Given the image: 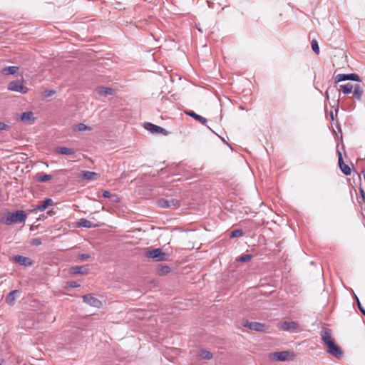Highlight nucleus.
<instances>
[{"label": "nucleus", "instance_id": "nucleus-21", "mask_svg": "<svg viewBox=\"0 0 365 365\" xmlns=\"http://www.w3.org/2000/svg\"><path fill=\"white\" fill-rule=\"evenodd\" d=\"M363 95V89L359 84H355L353 87V96L357 100H361Z\"/></svg>", "mask_w": 365, "mask_h": 365}, {"label": "nucleus", "instance_id": "nucleus-27", "mask_svg": "<svg viewBox=\"0 0 365 365\" xmlns=\"http://www.w3.org/2000/svg\"><path fill=\"white\" fill-rule=\"evenodd\" d=\"M200 359L210 360L212 358V354L207 350H201L198 354Z\"/></svg>", "mask_w": 365, "mask_h": 365}, {"label": "nucleus", "instance_id": "nucleus-12", "mask_svg": "<svg viewBox=\"0 0 365 365\" xmlns=\"http://www.w3.org/2000/svg\"><path fill=\"white\" fill-rule=\"evenodd\" d=\"M144 128L146 130L150 131L152 133H167V131L162 127H160V126L153 124L151 123H145L144 124Z\"/></svg>", "mask_w": 365, "mask_h": 365}, {"label": "nucleus", "instance_id": "nucleus-28", "mask_svg": "<svg viewBox=\"0 0 365 365\" xmlns=\"http://www.w3.org/2000/svg\"><path fill=\"white\" fill-rule=\"evenodd\" d=\"M170 272V268L168 265H160L158 269V274L160 276H164Z\"/></svg>", "mask_w": 365, "mask_h": 365}, {"label": "nucleus", "instance_id": "nucleus-32", "mask_svg": "<svg viewBox=\"0 0 365 365\" xmlns=\"http://www.w3.org/2000/svg\"><path fill=\"white\" fill-rule=\"evenodd\" d=\"M252 258V255L246 254L239 257L237 260L240 262H247L251 260Z\"/></svg>", "mask_w": 365, "mask_h": 365}, {"label": "nucleus", "instance_id": "nucleus-36", "mask_svg": "<svg viewBox=\"0 0 365 365\" xmlns=\"http://www.w3.org/2000/svg\"><path fill=\"white\" fill-rule=\"evenodd\" d=\"M9 126L7 124H6L3 122H0V131L7 130H9Z\"/></svg>", "mask_w": 365, "mask_h": 365}, {"label": "nucleus", "instance_id": "nucleus-4", "mask_svg": "<svg viewBox=\"0 0 365 365\" xmlns=\"http://www.w3.org/2000/svg\"><path fill=\"white\" fill-rule=\"evenodd\" d=\"M242 325L251 330L259 332H265L267 330V326L265 324L257 322H250L247 319H244L242 322Z\"/></svg>", "mask_w": 365, "mask_h": 365}, {"label": "nucleus", "instance_id": "nucleus-14", "mask_svg": "<svg viewBox=\"0 0 365 365\" xmlns=\"http://www.w3.org/2000/svg\"><path fill=\"white\" fill-rule=\"evenodd\" d=\"M20 290L15 289L10 292L6 297V302L9 305H14L16 298L20 295Z\"/></svg>", "mask_w": 365, "mask_h": 365}, {"label": "nucleus", "instance_id": "nucleus-16", "mask_svg": "<svg viewBox=\"0 0 365 365\" xmlns=\"http://www.w3.org/2000/svg\"><path fill=\"white\" fill-rule=\"evenodd\" d=\"M81 178L83 180L93 181L96 180L99 178V174L96 172L85 170L82 172Z\"/></svg>", "mask_w": 365, "mask_h": 365}, {"label": "nucleus", "instance_id": "nucleus-13", "mask_svg": "<svg viewBox=\"0 0 365 365\" xmlns=\"http://www.w3.org/2000/svg\"><path fill=\"white\" fill-rule=\"evenodd\" d=\"M322 340L324 343L325 345L329 344V343L334 341L331 338V331L329 329L324 328L321 331Z\"/></svg>", "mask_w": 365, "mask_h": 365}, {"label": "nucleus", "instance_id": "nucleus-6", "mask_svg": "<svg viewBox=\"0 0 365 365\" xmlns=\"http://www.w3.org/2000/svg\"><path fill=\"white\" fill-rule=\"evenodd\" d=\"M158 205L163 208H176L180 205V201L178 199L172 198L170 200L160 199L158 201Z\"/></svg>", "mask_w": 365, "mask_h": 365}, {"label": "nucleus", "instance_id": "nucleus-34", "mask_svg": "<svg viewBox=\"0 0 365 365\" xmlns=\"http://www.w3.org/2000/svg\"><path fill=\"white\" fill-rule=\"evenodd\" d=\"M354 297L357 302V305H358V307L360 310V312L365 316V309H364V307L361 306V303H360V301L359 299V298L357 297L356 295H354Z\"/></svg>", "mask_w": 365, "mask_h": 365}, {"label": "nucleus", "instance_id": "nucleus-1", "mask_svg": "<svg viewBox=\"0 0 365 365\" xmlns=\"http://www.w3.org/2000/svg\"><path fill=\"white\" fill-rule=\"evenodd\" d=\"M26 219V215L23 210H17L14 212H8L0 219V222L6 225L13 223L23 222Z\"/></svg>", "mask_w": 365, "mask_h": 365}, {"label": "nucleus", "instance_id": "nucleus-42", "mask_svg": "<svg viewBox=\"0 0 365 365\" xmlns=\"http://www.w3.org/2000/svg\"><path fill=\"white\" fill-rule=\"evenodd\" d=\"M329 89L327 90V91H326V93H325V96H326V98H327V99H329Z\"/></svg>", "mask_w": 365, "mask_h": 365}, {"label": "nucleus", "instance_id": "nucleus-23", "mask_svg": "<svg viewBox=\"0 0 365 365\" xmlns=\"http://www.w3.org/2000/svg\"><path fill=\"white\" fill-rule=\"evenodd\" d=\"M56 153L61 155H73L75 154L76 151L73 148H68L66 147H58L56 148Z\"/></svg>", "mask_w": 365, "mask_h": 365}, {"label": "nucleus", "instance_id": "nucleus-26", "mask_svg": "<svg viewBox=\"0 0 365 365\" xmlns=\"http://www.w3.org/2000/svg\"><path fill=\"white\" fill-rule=\"evenodd\" d=\"M35 179L38 182H46L52 179V175L48 174H44L43 173H39L36 174Z\"/></svg>", "mask_w": 365, "mask_h": 365}, {"label": "nucleus", "instance_id": "nucleus-35", "mask_svg": "<svg viewBox=\"0 0 365 365\" xmlns=\"http://www.w3.org/2000/svg\"><path fill=\"white\" fill-rule=\"evenodd\" d=\"M68 286L72 288H77L80 287V284L76 281H71L68 282Z\"/></svg>", "mask_w": 365, "mask_h": 365}, {"label": "nucleus", "instance_id": "nucleus-17", "mask_svg": "<svg viewBox=\"0 0 365 365\" xmlns=\"http://www.w3.org/2000/svg\"><path fill=\"white\" fill-rule=\"evenodd\" d=\"M298 327V324L295 322H282L280 323L279 328L284 331L295 329Z\"/></svg>", "mask_w": 365, "mask_h": 365}, {"label": "nucleus", "instance_id": "nucleus-8", "mask_svg": "<svg viewBox=\"0 0 365 365\" xmlns=\"http://www.w3.org/2000/svg\"><path fill=\"white\" fill-rule=\"evenodd\" d=\"M334 79H335L336 83H339V82L347 81V80L357 81V82L361 81L360 77L356 73L338 74L335 76Z\"/></svg>", "mask_w": 365, "mask_h": 365}, {"label": "nucleus", "instance_id": "nucleus-18", "mask_svg": "<svg viewBox=\"0 0 365 365\" xmlns=\"http://www.w3.org/2000/svg\"><path fill=\"white\" fill-rule=\"evenodd\" d=\"M70 272L73 274H86L88 269L86 266H74L71 267Z\"/></svg>", "mask_w": 365, "mask_h": 365}, {"label": "nucleus", "instance_id": "nucleus-9", "mask_svg": "<svg viewBox=\"0 0 365 365\" xmlns=\"http://www.w3.org/2000/svg\"><path fill=\"white\" fill-rule=\"evenodd\" d=\"M337 155H338V158H339L338 163H339L340 170L344 175H350L351 173V170L348 165L344 163V162L343 160L342 154H341V151H339V150H337Z\"/></svg>", "mask_w": 365, "mask_h": 365}, {"label": "nucleus", "instance_id": "nucleus-15", "mask_svg": "<svg viewBox=\"0 0 365 365\" xmlns=\"http://www.w3.org/2000/svg\"><path fill=\"white\" fill-rule=\"evenodd\" d=\"M14 262L23 266H31L33 264L30 258L22 255H16L14 257Z\"/></svg>", "mask_w": 365, "mask_h": 365}, {"label": "nucleus", "instance_id": "nucleus-40", "mask_svg": "<svg viewBox=\"0 0 365 365\" xmlns=\"http://www.w3.org/2000/svg\"><path fill=\"white\" fill-rule=\"evenodd\" d=\"M53 94H54V91L52 90H48L45 91L44 96L49 97L51 96Z\"/></svg>", "mask_w": 365, "mask_h": 365}, {"label": "nucleus", "instance_id": "nucleus-2", "mask_svg": "<svg viewBox=\"0 0 365 365\" xmlns=\"http://www.w3.org/2000/svg\"><path fill=\"white\" fill-rule=\"evenodd\" d=\"M294 357V353L290 351H276L270 354V359L277 361H290L293 360Z\"/></svg>", "mask_w": 365, "mask_h": 365}, {"label": "nucleus", "instance_id": "nucleus-33", "mask_svg": "<svg viewBox=\"0 0 365 365\" xmlns=\"http://www.w3.org/2000/svg\"><path fill=\"white\" fill-rule=\"evenodd\" d=\"M311 45H312V50L314 51V53L317 55L319 54L320 49H319V46L317 41L315 39H313L311 42Z\"/></svg>", "mask_w": 365, "mask_h": 365}, {"label": "nucleus", "instance_id": "nucleus-39", "mask_svg": "<svg viewBox=\"0 0 365 365\" xmlns=\"http://www.w3.org/2000/svg\"><path fill=\"white\" fill-rule=\"evenodd\" d=\"M32 244L36 246H38L41 244V240L39 238H35L33 240Z\"/></svg>", "mask_w": 365, "mask_h": 365}, {"label": "nucleus", "instance_id": "nucleus-25", "mask_svg": "<svg viewBox=\"0 0 365 365\" xmlns=\"http://www.w3.org/2000/svg\"><path fill=\"white\" fill-rule=\"evenodd\" d=\"M78 225L79 227H86V228H92V227H96V225H94L92 222H91L90 220H88L87 219H85V218L80 219L78 222Z\"/></svg>", "mask_w": 365, "mask_h": 365}, {"label": "nucleus", "instance_id": "nucleus-37", "mask_svg": "<svg viewBox=\"0 0 365 365\" xmlns=\"http://www.w3.org/2000/svg\"><path fill=\"white\" fill-rule=\"evenodd\" d=\"M90 257V255L88 254H80L78 255V259L81 260H85Z\"/></svg>", "mask_w": 365, "mask_h": 365}, {"label": "nucleus", "instance_id": "nucleus-11", "mask_svg": "<svg viewBox=\"0 0 365 365\" xmlns=\"http://www.w3.org/2000/svg\"><path fill=\"white\" fill-rule=\"evenodd\" d=\"M53 203L52 199L51 198H46L41 204H39L38 205L34 206L32 210H31V212H38L41 211L45 210L46 208H48L49 206L52 205Z\"/></svg>", "mask_w": 365, "mask_h": 365}, {"label": "nucleus", "instance_id": "nucleus-19", "mask_svg": "<svg viewBox=\"0 0 365 365\" xmlns=\"http://www.w3.org/2000/svg\"><path fill=\"white\" fill-rule=\"evenodd\" d=\"M185 113L188 116L192 117L193 118L198 120L203 125H205L207 121L205 118L197 114L196 113H195L192 110H186V111H185Z\"/></svg>", "mask_w": 365, "mask_h": 365}, {"label": "nucleus", "instance_id": "nucleus-41", "mask_svg": "<svg viewBox=\"0 0 365 365\" xmlns=\"http://www.w3.org/2000/svg\"><path fill=\"white\" fill-rule=\"evenodd\" d=\"M111 195L110 192L108 190H106L103 192V197H110Z\"/></svg>", "mask_w": 365, "mask_h": 365}, {"label": "nucleus", "instance_id": "nucleus-7", "mask_svg": "<svg viewBox=\"0 0 365 365\" xmlns=\"http://www.w3.org/2000/svg\"><path fill=\"white\" fill-rule=\"evenodd\" d=\"M326 346H327V352L331 356L337 359H340L343 356L342 350L335 344L334 341Z\"/></svg>", "mask_w": 365, "mask_h": 365}, {"label": "nucleus", "instance_id": "nucleus-43", "mask_svg": "<svg viewBox=\"0 0 365 365\" xmlns=\"http://www.w3.org/2000/svg\"><path fill=\"white\" fill-rule=\"evenodd\" d=\"M330 116H331V118L333 120L334 119V115H333V113L332 112H331Z\"/></svg>", "mask_w": 365, "mask_h": 365}, {"label": "nucleus", "instance_id": "nucleus-38", "mask_svg": "<svg viewBox=\"0 0 365 365\" xmlns=\"http://www.w3.org/2000/svg\"><path fill=\"white\" fill-rule=\"evenodd\" d=\"M360 195L363 202H365V191L362 187L359 188Z\"/></svg>", "mask_w": 365, "mask_h": 365}, {"label": "nucleus", "instance_id": "nucleus-30", "mask_svg": "<svg viewBox=\"0 0 365 365\" xmlns=\"http://www.w3.org/2000/svg\"><path fill=\"white\" fill-rule=\"evenodd\" d=\"M76 130H77L79 132L85 131V130H91V128L87 126L84 123H78L76 125Z\"/></svg>", "mask_w": 365, "mask_h": 365}, {"label": "nucleus", "instance_id": "nucleus-3", "mask_svg": "<svg viewBox=\"0 0 365 365\" xmlns=\"http://www.w3.org/2000/svg\"><path fill=\"white\" fill-rule=\"evenodd\" d=\"M145 257L152 258L157 262L165 261L168 259V255L163 252L160 248H155L148 250L145 254Z\"/></svg>", "mask_w": 365, "mask_h": 365}, {"label": "nucleus", "instance_id": "nucleus-10", "mask_svg": "<svg viewBox=\"0 0 365 365\" xmlns=\"http://www.w3.org/2000/svg\"><path fill=\"white\" fill-rule=\"evenodd\" d=\"M83 302L88 305L94 307H100L102 305V302L96 297H93L91 294H86L83 297Z\"/></svg>", "mask_w": 365, "mask_h": 365}, {"label": "nucleus", "instance_id": "nucleus-31", "mask_svg": "<svg viewBox=\"0 0 365 365\" xmlns=\"http://www.w3.org/2000/svg\"><path fill=\"white\" fill-rule=\"evenodd\" d=\"M242 235L243 231L241 229L234 230L230 234V237L232 238L240 237H242Z\"/></svg>", "mask_w": 365, "mask_h": 365}, {"label": "nucleus", "instance_id": "nucleus-29", "mask_svg": "<svg viewBox=\"0 0 365 365\" xmlns=\"http://www.w3.org/2000/svg\"><path fill=\"white\" fill-rule=\"evenodd\" d=\"M341 91L344 94H349L353 91L354 85L350 83H347L344 85L341 86Z\"/></svg>", "mask_w": 365, "mask_h": 365}, {"label": "nucleus", "instance_id": "nucleus-5", "mask_svg": "<svg viewBox=\"0 0 365 365\" xmlns=\"http://www.w3.org/2000/svg\"><path fill=\"white\" fill-rule=\"evenodd\" d=\"M8 89L11 91L19 92L21 93H26L29 91L28 88L24 85L23 81L16 80L10 82L8 85Z\"/></svg>", "mask_w": 365, "mask_h": 365}, {"label": "nucleus", "instance_id": "nucleus-44", "mask_svg": "<svg viewBox=\"0 0 365 365\" xmlns=\"http://www.w3.org/2000/svg\"><path fill=\"white\" fill-rule=\"evenodd\" d=\"M51 213H52V211H49V212H48V215H51Z\"/></svg>", "mask_w": 365, "mask_h": 365}, {"label": "nucleus", "instance_id": "nucleus-22", "mask_svg": "<svg viewBox=\"0 0 365 365\" xmlns=\"http://www.w3.org/2000/svg\"><path fill=\"white\" fill-rule=\"evenodd\" d=\"M96 91L100 95H113L115 93V91L111 88L104 87V86H99L96 88Z\"/></svg>", "mask_w": 365, "mask_h": 365}, {"label": "nucleus", "instance_id": "nucleus-20", "mask_svg": "<svg viewBox=\"0 0 365 365\" xmlns=\"http://www.w3.org/2000/svg\"><path fill=\"white\" fill-rule=\"evenodd\" d=\"M21 120L23 122H29L32 123L35 120V117L32 111L24 112L21 115Z\"/></svg>", "mask_w": 365, "mask_h": 365}, {"label": "nucleus", "instance_id": "nucleus-24", "mask_svg": "<svg viewBox=\"0 0 365 365\" xmlns=\"http://www.w3.org/2000/svg\"><path fill=\"white\" fill-rule=\"evenodd\" d=\"M19 68L18 66H7L4 67L1 70V73L4 75H14L17 73Z\"/></svg>", "mask_w": 365, "mask_h": 365}]
</instances>
